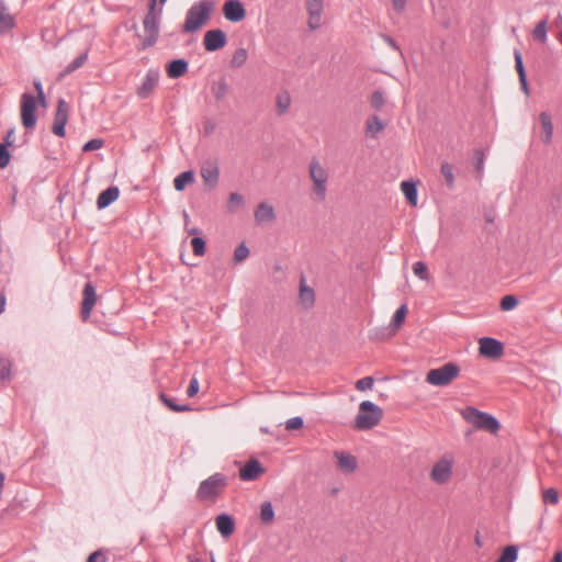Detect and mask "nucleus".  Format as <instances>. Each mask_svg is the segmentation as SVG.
I'll return each mask as SVG.
<instances>
[{"label":"nucleus","instance_id":"f257e3e1","mask_svg":"<svg viewBox=\"0 0 562 562\" xmlns=\"http://www.w3.org/2000/svg\"><path fill=\"white\" fill-rule=\"evenodd\" d=\"M214 3L211 0H201L187 11L182 32L192 33L201 29L210 19Z\"/></svg>","mask_w":562,"mask_h":562},{"label":"nucleus","instance_id":"f03ea898","mask_svg":"<svg viewBox=\"0 0 562 562\" xmlns=\"http://www.w3.org/2000/svg\"><path fill=\"white\" fill-rule=\"evenodd\" d=\"M383 417V411L371 401H363L355 419L353 428L369 430L375 427Z\"/></svg>","mask_w":562,"mask_h":562},{"label":"nucleus","instance_id":"7ed1b4c3","mask_svg":"<svg viewBox=\"0 0 562 562\" xmlns=\"http://www.w3.org/2000/svg\"><path fill=\"white\" fill-rule=\"evenodd\" d=\"M462 417L475 428L497 434L501 428L499 422L491 414L481 412L475 407H467L462 412Z\"/></svg>","mask_w":562,"mask_h":562},{"label":"nucleus","instance_id":"20e7f679","mask_svg":"<svg viewBox=\"0 0 562 562\" xmlns=\"http://www.w3.org/2000/svg\"><path fill=\"white\" fill-rule=\"evenodd\" d=\"M460 368L453 362L431 369L426 374V382L435 386H447L459 376Z\"/></svg>","mask_w":562,"mask_h":562},{"label":"nucleus","instance_id":"39448f33","mask_svg":"<svg viewBox=\"0 0 562 562\" xmlns=\"http://www.w3.org/2000/svg\"><path fill=\"white\" fill-rule=\"evenodd\" d=\"M308 173L316 199L324 201L327 193L328 171L321 165L317 158H313L308 165Z\"/></svg>","mask_w":562,"mask_h":562},{"label":"nucleus","instance_id":"423d86ee","mask_svg":"<svg viewBox=\"0 0 562 562\" xmlns=\"http://www.w3.org/2000/svg\"><path fill=\"white\" fill-rule=\"evenodd\" d=\"M227 485V477L223 473H214L200 483L196 496L201 501L215 499Z\"/></svg>","mask_w":562,"mask_h":562},{"label":"nucleus","instance_id":"0eeeda50","mask_svg":"<svg viewBox=\"0 0 562 562\" xmlns=\"http://www.w3.org/2000/svg\"><path fill=\"white\" fill-rule=\"evenodd\" d=\"M453 457L451 454L442 456L432 467L430 479L436 484H446L452 476Z\"/></svg>","mask_w":562,"mask_h":562},{"label":"nucleus","instance_id":"6e6552de","mask_svg":"<svg viewBox=\"0 0 562 562\" xmlns=\"http://www.w3.org/2000/svg\"><path fill=\"white\" fill-rule=\"evenodd\" d=\"M36 98L29 92L21 95V121L26 130H33L36 125Z\"/></svg>","mask_w":562,"mask_h":562},{"label":"nucleus","instance_id":"1a4fd4ad","mask_svg":"<svg viewBox=\"0 0 562 562\" xmlns=\"http://www.w3.org/2000/svg\"><path fill=\"white\" fill-rule=\"evenodd\" d=\"M159 19L160 14L146 13L143 20L145 37L142 42V49L154 46L159 36Z\"/></svg>","mask_w":562,"mask_h":562},{"label":"nucleus","instance_id":"9d476101","mask_svg":"<svg viewBox=\"0 0 562 562\" xmlns=\"http://www.w3.org/2000/svg\"><path fill=\"white\" fill-rule=\"evenodd\" d=\"M227 44V36L221 29L209 30L203 37V46L207 52H216Z\"/></svg>","mask_w":562,"mask_h":562},{"label":"nucleus","instance_id":"9b49d317","mask_svg":"<svg viewBox=\"0 0 562 562\" xmlns=\"http://www.w3.org/2000/svg\"><path fill=\"white\" fill-rule=\"evenodd\" d=\"M480 355L486 358L496 359L504 352L503 344L491 337H483L479 340Z\"/></svg>","mask_w":562,"mask_h":562},{"label":"nucleus","instance_id":"f8f14e48","mask_svg":"<svg viewBox=\"0 0 562 562\" xmlns=\"http://www.w3.org/2000/svg\"><path fill=\"white\" fill-rule=\"evenodd\" d=\"M82 303H81V311L80 315L82 321H87L90 317L91 310L93 308L95 302H97V293L95 288L91 282H87L85 284L83 291H82Z\"/></svg>","mask_w":562,"mask_h":562},{"label":"nucleus","instance_id":"ddd939ff","mask_svg":"<svg viewBox=\"0 0 562 562\" xmlns=\"http://www.w3.org/2000/svg\"><path fill=\"white\" fill-rule=\"evenodd\" d=\"M223 14L229 22H240L246 16V10L239 0H227L223 5Z\"/></svg>","mask_w":562,"mask_h":562},{"label":"nucleus","instance_id":"4468645a","mask_svg":"<svg viewBox=\"0 0 562 562\" xmlns=\"http://www.w3.org/2000/svg\"><path fill=\"white\" fill-rule=\"evenodd\" d=\"M323 0H307L308 27L317 30L322 24Z\"/></svg>","mask_w":562,"mask_h":562},{"label":"nucleus","instance_id":"2eb2a0df","mask_svg":"<svg viewBox=\"0 0 562 562\" xmlns=\"http://www.w3.org/2000/svg\"><path fill=\"white\" fill-rule=\"evenodd\" d=\"M201 177L206 187L214 189L220 178L218 165L215 161H205L201 167Z\"/></svg>","mask_w":562,"mask_h":562},{"label":"nucleus","instance_id":"dca6fc26","mask_svg":"<svg viewBox=\"0 0 562 562\" xmlns=\"http://www.w3.org/2000/svg\"><path fill=\"white\" fill-rule=\"evenodd\" d=\"M159 81V72L157 70L149 69L142 85L137 89V94L140 99H147Z\"/></svg>","mask_w":562,"mask_h":562},{"label":"nucleus","instance_id":"f3484780","mask_svg":"<svg viewBox=\"0 0 562 562\" xmlns=\"http://www.w3.org/2000/svg\"><path fill=\"white\" fill-rule=\"evenodd\" d=\"M265 472L261 463L256 459H250L239 470V477L243 481H255Z\"/></svg>","mask_w":562,"mask_h":562},{"label":"nucleus","instance_id":"a211bd4d","mask_svg":"<svg viewBox=\"0 0 562 562\" xmlns=\"http://www.w3.org/2000/svg\"><path fill=\"white\" fill-rule=\"evenodd\" d=\"M334 456L337 459L338 468L345 473H351L357 469V459L355 456L345 451H335Z\"/></svg>","mask_w":562,"mask_h":562},{"label":"nucleus","instance_id":"6ab92c4d","mask_svg":"<svg viewBox=\"0 0 562 562\" xmlns=\"http://www.w3.org/2000/svg\"><path fill=\"white\" fill-rule=\"evenodd\" d=\"M120 195V190L115 186H111L108 189L103 190L98 199L97 206L99 210H103L117 200Z\"/></svg>","mask_w":562,"mask_h":562},{"label":"nucleus","instance_id":"aec40b11","mask_svg":"<svg viewBox=\"0 0 562 562\" xmlns=\"http://www.w3.org/2000/svg\"><path fill=\"white\" fill-rule=\"evenodd\" d=\"M188 61L179 58L173 59L166 66V72L169 78L177 79L182 77L188 71Z\"/></svg>","mask_w":562,"mask_h":562},{"label":"nucleus","instance_id":"412c9836","mask_svg":"<svg viewBox=\"0 0 562 562\" xmlns=\"http://www.w3.org/2000/svg\"><path fill=\"white\" fill-rule=\"evenodd\" d=\"M216 528L223 537H229L235 530V521L232 516L222 514L215 519Z\"/></svg>","mask_w":562,"mask_h":562},{"label":"nucleus","instance_id":"4be33fe9","mask_svg":"<svg viewBox=\"0 0 562 562\" xmlns=\"http://www.w3.org/2000/svg\"><path fill=\"white\" fill-rule=\"evenodd\" d=\"M254 216L258 224L265 222H272L276 218L274 209L271 205L261 202L256 207Z\"/></svg>","mask_w":562,"mask_h":562},{"label":"nucleus","instance_id":"5701e85b","mask_svg":"<svg viewBox=\"0 0 562 562\" xmlns=\"http://www.w3.org/2000/svg\"><path fill=\"white\" fill-rule=\"evenodd\" d=\"M539 120H540L541 128H542V133H543L542 140L546 144H550L552 140V135H553V125H552L551 116L547 112H541L539 115Z\"/></svg>","mask_w":562,"mask_h":562},{"label":"nucleus","instance_id":"b1692460","mask_svg":"<svg viewBox=\"0 0 562 562\" xmlns=\"http://www.w3.org/2000/svg\"><path fill=\"white\" fill-rule=\"evenodd\" d=\"M407 314V305L402 304L394 313L392 321L390 323L391 334H395L400 327L403 325L405 317Z\"/></svg>","mask_w":562,"mask_h":562},{"label":"nucleus","instance_id":"393cba45","mask_svg":"<svg viewBox=\"0 0 562 562\" xmlns=\"http://www.w3.org/2000/svg\"><path fill=\"white\" fill-rule=\"evenodd\" d=\"M401 190L408 203L413 206H416L418 196L416 183L413 181H403L401 183Z\"/></svg>","mask_w":562,"mask_h":562},{"label":"nucleus","instance_id":"a878e982","mask_svg":"<svg viewBox=\"0 0 562 562\" xmlns=\"http://www.w3.org/2000/svg\"><path fill=\"white\" fill-rule=\"evenodd\" d=\"M300 301L306 308L312 307L315 302L314 291L305 284L303 279L300 284Z\"/></svg>","mask_w":562,"mask_h":562},{"label":"nucleus","instance_id":"bb28decb","mask_svg":"<svg viewBox=\"0 0 562 562\" xmlns=\"http://www.w3.org/2000/svg\"><path fill=\"white\" fill-rule=\"evenodd\" d=\"M194 181V172L187 170L178 175L173 180V187L177 191H183L184 188Z\"/></svg>","mask_w":562,"mask_h":562},{"label":"nucleus","instance_id":"cd10ccee","mask_svg":"<svg viewBox=\"0 0 562 562\" xmlns=\"http://www.w3.org/2000/svg\"><path fill=\"white\" fill-rule=\"evenodd\" d=\"M14 26L13 16L8 13L7 7L0 2V33L11 30Z\"/></svg>","mask_w":562,"mask_h":562},{"label":"nucleus","instance_id":"c85d7f7f","mask_svg":"<svg viewBox=\"0 0 562 562\" xmlns=\"http://www.w3.org/2000/svg\"><path fill=\"white\" fill-rule=\"evenodd\" d=\"M276 102H277V113L279 115H283L284 113L288 112V110L291 106L290 93L288 91H282L280 93H278L277 98H276Z\"/></svg>","mask_w":562,"mask_h":562},{"label":"nucleus","instance_id":"c756f323","mask_svg":"<svg viewBox=\"0 0 562 562\" xmlns=\"http://www.w3.org/2000/svg\"><path fill=\"white\" fill-rule=\"evenodd\" d=\"M547 33H548V18H544L543 20L539 21L536 25V27L532 31V37L544 44L547 42Z\"/></svg>","mask_w":562,"mask_h":562},{"label":"nucleus","instance_id":"7c9ffc66","mask_svg":"<svg viewBox=\"0 0 562 562\" xmlns=\"http://www.w3.org/2000/svg\"><path fill=\"white\" fill-rule=\"evenodd\" d=\"M68 103L64 99H59L57 102V109L54 117V123L67 124L68 121Z\"/></svg>","mask_w":562,"mask_h":562},{"label":"nucleus","instance_id":"2f4dec72","mask_svg":"<svg viewBox=\"0 0 562 562\" xmlns=\"http://www.w3.org/2000/svg\"><path fill=\"white\" fill-rule=\"evenodd\" d=\"M87 59H88V52L80 54L70 64H68V66L64 69V71L60 74V76L61 77L67 76L71 72H74L75 70L79 69L80 67H82L85 65Z\"/></svg>","mask_w":562,"mask_h":562},{"label":"nucleus","instance_id":"473e14b6","mask_svg":"<svg viewBox=\"0 0 562 562\" xmlns=\"http://www.w3.org/2000/svg\"><path fill=\"white\" fill-rule=\"evenodd\" d=\"M260 519L263 524L269 525L274 519V509L271 502H263L260 508Z\"/></svg>","mask_w":562,"mask_h":562},{"label":"nucleus","instance_id":"72a5a7b5","mask_svg":"<svg viewBox=\"0 0 562 562\" xmlns=\"http://www.w3.org/2000/svg\"><path fill=\"white\" fill-rule=\"evenodd\" d=\"M212 94L215 98L216 101H222L228 91V86L226 80L220 79L215 85L212 86Z\"/></svg>","mask_w":562,"mask_h":562},{"label":"nucleus","instance_id":"f704fd0d","mask_svg":"<svg viewBox=\"0 0 562 562\" xmlns=\"http://www.w3.org/2000/svg\"><path fill=\"white\" fill-rule=\"evenodd\" d=\"M384 123L379 116L373 115L367 121V133L371 136H375L378 133L384 130Z\"/></svg>","mask_w":562,"mask_h":562},{"label":"nucleus","instance_id":"c9c22d12","mask_svg":"<svg viewBox=\"0 0 562 562\" xmlns=\"http://www.w3.org/2000/svg\"><path fill=\"white\" fill-rule=\"evenodd\" d=\"M248 53L244 47L237 48L231 59V66L233 68H240L247 60Z\"/></svg>","mask_w":562,"mask_h":562},{"label":"nucleus","instance_id":"e433bc0d","mask_svg":"<svg viewBox=\"0 0 562 562\" xmlns=\"http://www.w3.org/2000/svg\"><path fill=\"white\" fill-rule=\"evenodd\" d=\"M440 172L446 180V184L449 189L454 187V176H453V167L449 162H442L440 167Z\"/></svg>","mask_w":562,"mask_h":562},{"label":"nucleus","instance_id":"4c0bfd02","mask_svg":"<svg viewBox=\"0 0 562 562\" xmlns=\"http://www.w3.org/2000/svg\"><path fill=\"white\" fill-rule=\"evenodd\" d=\"M518 549L516 546H507L496 562H516Z\"/></svg>","mask_w":562,"mask_h":562},{"label":"nucleus","instance_id":"58836bf2","mask_svg":"<svg viewBox=\"0 0 562 562\" xmlns=\"http://www.w3.org/2000/svg\"><path fill=\"white\" fill-rule=\"evenodd\" d=\"M159 397L162 401V403L173 412L180 413V412H187V411L191 409L189 405H178L175 402V398L167 396L165 393H160Z\"/></svg>","mask_w":562,"mask_h":562},{"label":"nucleus","instance_id":"ea45409f","mask_svg":"<svg viewBox=\"0 0 562 562\" xmlns=\"http://www.w3.org/2000/svg\"><path fill=\"white\" fill-rule=\"evenodd\" d=\"M244 205V198L237 192H232L228 198V211L234 213Z\"/></svg>","mask_w":562,"mask_h":562},{"label":"nucleus","instance_id":"a19ab883","mask_svg":"<svg viewBox=\"0 0 562 562\" xmlns=\"http://www.w3.org/2000/svg\"><path fill=\"white\" fill-rule=\"evenodd\" d=\"M413 272L420 280L427 281L429 279L428 268L423 261H417L413 265Z\"/></svg>","mask_w":562,"mask_h":562},{"label":"nucleus","instance_id":"79ce46f5","mask_svg":"<svg viewBox=\"0 0 562 562\" xmlns=\"http://www.w3.org/2000/svg\"><path fill=\"white\" fill-rule=\"evenodd\" d=\"M191 246L195 256L205 254V240L201 236H194L191 239Z\"/></svg>","mask_w":562,"mask_h":562},{"label":"nucleus","instance_id":"37998d69","mask_svg":"<svg viewBox=\"0 0 562 562\" xmlns=\"http://www.w3.org/2000/svg\"><path fill=\"white\" fill-rule=\"evenodd\" d=\"M542 499L546 504H558L559 502V493L555 488L550 487L542 492Z\"/></svg>","mask_w":562,"mask_h":562},{"label":"nucleus","instance_id":"c03bdc74","mask_svg":"<svg viewBox=\"0 0 562 562\" xmlns=\"http://www.w3.org/2000/svg\"><path fill=\"white\" fill-rule=\"evenodd\" d=\"M371 106L375 110H381L385 103L384 94L382 91H374L370 98Z\"/></svg>","mask_w":562,"mask_h":562},{"label":"nucleus","instance_id":"a18cd8bd","mask_svg":"<svg viewBox=\"0 0 562 562\" xmlns=\"http://www.w3.org/2000/svg\"><path fill=\"white\" fill-rule=\"evenodd\" d=\"M518 305V300L515 295H505L501 300V308L503 311L514 310Z\"/></svg>","mask_w":562,"mask_h":562},{"label":"nucleus","instance_id":"49530a36","mask_svg":"<svg viewBox=\"0 0 562 562\" xmlns=\"http://www.w3.org/2000/svg\"><path fill=\"white\" fill-rule=\"evenodd\" d=\"M249 256V249L248 247L241 243L235 248L234 251V260L235 262H241Z\"/></svg>","mask_w":562,"mask_h":562},{"label":"nucleus","instance_id":"de8ad7c7","mask_svg":"<svg viewBox=\"0 0 562 562\" xmlns=\"http://www.w3.org/2000/svg\"><path fill=\"white\" fill-rule=\"evenodd\" d=\"M11 375V362L7 358L0 359V379L2 381L10 379Z\"/></svg>","mask_w":562,"mask_h":562},{"label":"nucleus","instance_id":"09e8293b","mask_svg":"<svg viewBox=\"0 0 562 562\" xmlns=\"http://www.w3.org/2000/svg\"><path fill=\"white\" fill-rule=\"evenodd\" d=\"M514 57H515V68L517 70L518 77L526 76V70H525L524 63H522V56L518 49H515Z\"/></svg>","mask_w":562,"mask_h":562},{"label":"nucleus","instance_id":"8fccbe9b","mask_svg":"<svg viewBox=\"0 0 562 562\" xmlns=\"http://www.w3.org/2000/svg\"><path fill=\"white\" fill-rule=\"evenodd\" d=\"M374 380L372 376H364L356 382V389L358 391H367L371 390L373 386Z\"/></svg>","mask_w":562,"mask_h":562},{"label":"nucleus","instance_id":"3c124183","mask_svg":"<svg viewBox=\"0 0 562 562\" xmlns=\"http://www.w3.org/2000/svg\"><path fill=\"white\" fill-rule=\"evenodd\" d=\"M474 159H475V170L479 175L483 172L484 168V151L482 149H475L474 151Z\"/></svg>","mask_w":562,"mask_h":562},{"label":"nucleus","instance_id":"603ef678","mask_svg":"<svg viewBox=\"0 0 562 562\" xmlns=\"http://www.w3.org/2000/svg\"><path fill=\"white\" fill-rule=\"evenodd\" d=\"M10 153L7 145L0 143V168H5L10 162Z\"/></svg>","mask_w":562,"mask_h":562},{"label":"nucleus","instance_id":"864d4df0","mask_svg":"<svg viewBox=\"0 0 562 562\" xmlns=\"http://www.w3.org/2000/svg\"><path fill=\"white\" fill-rule=\"evenodd\" d=\"M303 418L302 417H292L290 419L286 420L285 423V429L286 430H296V429H300L303 427Z\"/></svg>","mask_w":562,"mask_h":562},{"label":"nucleus","instance_id":"5fc2aeb1","mask_svg":"<svg viewBox=\"0 0 562 562\" xmlns=\"http://www.w3.org/2000/svg\"><path fill=\"white\" fill-rule=\"evenodd\" d=\"M103 143L104 142L100 138L90 139L89 142H87L83 145L82 150L83 151H92V150L99 149L103 146Z\"/></svg>","mask_w":562,"mask_h":562},{"label":"nucleus","instance_id":"6e6d98bb","mask_svg":"<svg viewBox=\"0 0 562 562\" xmlns=\"http://www.w3.org/2000/svg\"><path fill=\"white\" fill-rule=\"evenodd\" d=\"M199 392V381L196 378L191 379L190 384L187 389V394L189 397H193Z\"/></svg>","mask_w":562,"mask_h":562},{"label":"nucleus","instance_id":"4d7b16f0","mask_svg":"<svg viewBox=\"0 0 562 562\" xmlns=\"http://www.w3.org/2000/svg\"><path fill=\"white\" fill-rule=\"evenodd\" d=\"M105 561H106V558H105L104 553L100 550L92 552L87 560V562H105Z\"/></svg>","mask_w":562,"mask_h":562},{"label":"nucleus","instance_id":"13d9d810","mask_svg":"<svg viewBox=\"0 0 562 562\" xmlns=\"http://www.w3.org/2000/svg\"><path fill=\"white\" fill-rule=\"evenodd\" d=\"M65 126H66V124H61V123H54V124H53V127H52V132H53L56 136L64 137V136H65Z\"/></svg>","mask_w":562,"mask_h":562},{"label":"nucleus","instance_id":"bf43d9fd","mask_svg":"<svg viewBox=\"0 0 562 562\" xmlns=\"http://www.w3.org/2000/svg\"><path fill=\"white\" fill-rule=\"evenodd\" d=\"M392 5L396 11L401 12L406 5V0H392Z\"/></svg>","mask_w":562,"mask_h":562},{"label":"nucleus","instance_id":"052dcab7","mask_svg":"<svg viewBox=\"0 0 562 562\" xmlns=\"http://www.w3.org/2000/svg\"><path fill=\"white\" fill-rule=\"evenodd\" d=\"M156 7H157V0H148V12L147 13L160 14L161 9L157 12Z\"/></svg>","mask_w":562,"mask_h":562},{"label":"nucleus","instance_id":"680f3d73","mask_svg":"<svg viewBox=\"0 0 562 562\" xmlns=\"http://www.w3.org/2000/svg\"><path fill=\"white\" fill-rule=\"evenodd\" d=\"M382 37H383V40L387 43V45H389L390 47H392L394 50H400L398 45L396 44V42H395L391 36H389V35H383Z\"/></svg>","mask_w":562,"mask_h":562},{"label":"nucleus","instance_id":"e2e57ef3","mask_svg":"<svg viewBox=\"0 0 562 562\" xmlns=\"http://www.w3.org/2000/svg\"><path fill=\"white\" fill-rule=\"evenodd\" d=\"M13 136H14V131L13 130H10L8 133H7V136H5V143L3 145H7L8 146H12L13 145Z\"/></svg>","mask_w":562,"mask_h":562},{"label":"nucleus","instance_id":"0e129e2a","mask_svg":"<svg viewBox=\"0 0 562 562\" xmlns=\"http://www.w3.org/2000/svg\"><path fill=\"white\" fill-rule=\"evenodd\" d=\"M518 78H519V82H520L522 91L528 95L529 88H528V83H527V76L518 77Z\"/></svg>","mask_w":562,"mask_h":562},{"label":"nucleus","instance_id":"69168bd1","mask_svg":"<svg viewBox=\"0 0 562 562\" xmlns=\"http://www.w3.org/2000/svg\"><path fill=\"white\" fill-rule=\"evenodd\" d=\"M33 86H34V88H35V90H36V92H37V95H38V94L44 93V91H43V86H42L41 80L35 79V80L33 81Z\"/></svg>","mask_w":562,"mask_h":562},{"label":"nucleus","instance_id":"338daca9","mask_svg":"<svg viewBox=\"0 0 562 562\" xmlns=\"http://www.w3.org/2000/svg\"><path fill=\"white\" fill-rule=\"evenodd\" d=\"M187 232L191 236H200L202 234L201 229L198 227L187 228Z\"/></svg>","mask_w":562,"mask_h":562},{"label":"nucleus","instance_id":"774afa93","mask_svg":"<svg viewBox=\"0 0 562 562\" xmlns=\"http://www.w3.org/2000/svg\"><path fill=\"white\" fill-rule=\"evenodd\" d=\"M552 562H562V551H557L554 553Z\"/></svg>","mask_w":562,"mask_h":562}]
</instances>
